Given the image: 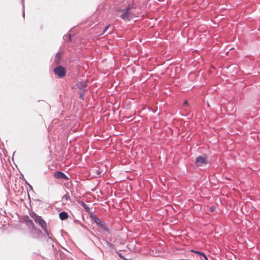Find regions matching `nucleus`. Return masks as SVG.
Returning a JSON list of instances; mask_svg holds the SVG:
<instances>
[{
	"mask_svg": "<svg viewBox=\"0 0 260 260\" xmlns=\"http://www.w3.org/2000/svg\"><path fill=\"white\" fill-rule=\"evenodd\" d=\"M54 177L56 179H63L64 180H68L69 179L64 173L59 171L55 172Z\"/></svg>",
	"mask_w": 260,
	"mask_h": 260,
	"instance_id": "6",
	"label": "nucleus"
},
{
	"mask_svg": "<svg viewBox=\"0 0 260 260\" xmlns=\"http://www.w3.org/2000/svg\"><path fill=\"white\" fill-rule=\"evenodd\" d=\"M62 53L60 52H57L56 53L55 58H54V61L57 64H59L60 60L61 59V56H62Z\"/></svg>",
	"mask_w": 260,
	"mask_h": 260,
	"instance_id": "9",
	"label": "nucleus"
},
{
	"mask_svg": "<svg viewBox=\"0 0 260 260\" xmlns=\"http://www.w3.org/2000/svg\"><path fill=\"white\" fill-rule=\"evenodd\" d=\"M25 221L26 223L28 224V225H29L31 228H35V224L33 222V221L30 219L28 216L25 218Z\"/></svg>",
	"mask_w": 260,
	"mask_h": 260,
	"instance_id": "11",
	"label": "nucleus"
},
{
	"mask_svg": "<svg viewBox=\"0 0 260 260\" xmlns=\"http://www.w3.org/2000/svg\"><path fill=\"white\" fill-rule=\"evenodd\" d=\"M210 211L213 212L215 210V207L214 206H212L210 207Z\"/></svg>",
	"mask_w": 260,
	"mask_h": 260,
	"instance_id": "21",
	"label": "nucleus"
},
{
	"mask_svg": "<svg viewBox=\"0 0 260 260\" xmlns=\"http://www.w3.org/2000/svg\"><path fill=\"white\" fill-rule=\"evenodd\" d=\"M102 174V172H101V171H97V175H99V176H101Z\"/></svg>",
	"mask_w": 260,
	"mask_h": 260,
	"instance_id": "23",
	"label": "nucleus"
},
{
	"mask_svg": "<svg viewBox=\"0 0 260 260\" xmlns=\"http://www.w3.org/2000/svg\"><path fill=\"white\" fill-rule=\"evenodd\" d=\"M22 5V15L23 18H24L25 13H24V0H21Z\"/></svg>",
	"mask_w": 260,
	"mask_h": 260,
	"instance_id": "18",
	"label": "nucleus"
},
{
	"mask_svg": "<svg viewBox=\"0 0 260 260\" xmlns=\"http://www.w3.org/2000/svg\"><path fill=\"white\" fill-rule=\"evenodd\" d=\"M133 5H129L124 10L120 15V17L124 20H128L134 16V13L133 11Z\"/></svg>",
	"mask_w": 260,
	"mask_h": 260,
	"instance_id": "2",
	"label": "nucleus"
},
{
	"mask_svg": "<svg viewBox=\"0 0 260 260\" xmlns=\"http://www.w3.org/2000/svg\"><path fill=\"white\" fill-rule=\"evenodd\" d=\"M206 159H207L206 155L198 156L196 159V164H206L207 163V161L206 160Z\"/></svg>",
	"mask_w": 260,
	"mask_h": 260,
	"instance_id": "7",
	"label": "nucleus"
},
{
	"mask_svg": "<svg viewBox=\"0 0 260 260\" xmlns=\"http://www.w3.org/2000/svg\"><path fill=\"white\" fill-rule=\"evenodd\" d=\"M80 205L84 209L85 211L86 212L89 213L90 208L84 202L81 201L80 203Z\"/></svg>",
	"mask_w": 260,
	"mask_h": 260,
	"instance_id": "13",
	"label": "nucleus"
},
{
	"mask_svg": "<svg viewBox=\"0 0 260 260\" xmlns=\"http://www.w3.org/2000/svg\"><path fill=\"white\" fill-rule=\"evenodd\" d=\"M104 243V244L107 245L109 248L112 249L113 248V244L110 242H109L107 240H105Z\"/></svg>",
	"mask_w": 260,
	"mask_h": 260,
	"instance_id": "14",
	"label": "nucleus"
},
{
	"mask_svg": "<svg viewBox=\"0 0 260 260\" xmlns=\"http://www.w3.org/2000/svg\"><path fill=\"white\" fill-rule=\"evenodd\" d=\"M62 200L64 201H68V200H71V198L70 195L69 194V193H67L66 194H64L62 198Z\"/></svg>",
	"mask_w": 260,
	"mask_h": 260,
	"instance_id": "15",
	"label": "nucleus"
},
{
	"mask_svg": "<svg viewBox=\"0 0 260 260\" xmlns=\"http://www.w3.org/2000/svg\"><path fill=\"white\" fill-rule=\"evenodd\" d=\"M90 217L92 221L96 223V224L101 228L103 230L106 231L107 233H109V229L106 225L105 223L100 218L93 213L90 215Z\"/></svg>",
	"mask_w": 260,
	"mask_h": 260,
	"instance_id": "3",
	"label": "nucleus"
},
{
	"mask_svg": "<svg viewBox=\"0 0 260 260\" xmlns=\"http://www.w3.org/2000/svg\"><path fill=\"white\" fill-rule=\"evenodd\" d=\"M53 72L59 78L64 77L67 74L66 69L60 65H58L53 69Z\"/></svg>",
	"mask_w": 260,
	"mask_h": 260,
	"instance_id": "4",
	"label": "nucleus"
},
{
	"mask_svg": "<svg viewBox=\"0 0 260 260\" xmlns=\"http://www.w3.org/2000/svg\"><path fill=\"white\" fill-rule=\"evenodd\" d=\"M72 35L69 32L66 35H64L63 37V39L66 41H69L70 42H72Z\"/></svg>",
	"mask_w": 260,
	"mask_h": 260,
	"instance_id": "12",
	"label": "nucleus"
},
{
	"mask_svg": "<svg viewBox=\"0 0 260 260\" xmlns=\"http://www.w3.org/2000/svg\"><path fill=\"white\" fill-rule=\"evenodd\" d=\"M69 217L68 213L66 211H62L59 214V217L61 220L67 219Z\"/></svg>",
	"mask_w": 260,
	"mask_h": 260,
	"instance_id": "10",
	"label": "nucleus"
},
{
	"mask_svg": "<svg viewBox=\"0 0 260 260\" xmlns=\"http://www.w3.org/2000/svg\"><path fill=\"white\" fill-rule=\"evenodd\" d=\"M88 81H82L78 82L76 86L79 89V94H80V98L82 101L84 100L85 96V92L87 91L88 88Z\"/></svg>",
	"mask_w": 260,
	"mask_h": 260,
	"instance_id": "1",
	"label": "nucleus"
},
{
	"mask_svg": "<svg viewBox=\"0 0 260 260\" xmlns=\"http://www.w3.org/2000/svg\"><path fill=\"white\" fill-rule=\"evenodd\" d=\"M205 258V260H208V258L207 256L206 255V257H204Z\"/></svg>",
	"mask_w": 260,
	"mask_h": 260,
	"instance_id": "25",
	"label": "nucleus"
},
{
	"mask_svg": "<svg viewBox=\"0 0 260 260\" xmlns=\"http://www.w3.org/2000/svg\"><path fill=\"white\" fill-rule=\"evenodd\" d=\"M32 231L34 232V233L32 234L33 237L37 238V237H39L40 235V234H42L41 230L37 228L35 225V228H32Z\"/></svg>",
	"mask_w": 260,
	"mask_h": 260,
	"instance_id": "8",
	"label": "nucleus"
},
{
	"mask_svg": "<svg viewBox=\"0 0 260 260\" xmlns=\"http://www.w3.org/2000/svg\"><path fill=\"white\" fill-rule=\"evenodd\" d=\"M187 101H185L184 102V105H187Z\"/></svg>",
	"mask_w": 260,
	"mask_h": 260,
	"instance_id": "24",
	"label": "nucleus"
},
{
	"mask_svg": "<svg viewBox=\"0 0 260 260\" xmlns=\"http://www.w3.org/2000/svg\"><path fill=\"white\" fill-rule=\"evenodd\" d=\"M26 183L28 185L29 189L34 191L32 186L30 184H29L27 182H26Z\"/></svg>",
	"mask_w": 260,
	"mask_h": 260,
	"instance_id": "20",
	"label": "nucleus"
},
{
	"mask_svg": "<svg viewBox=\"0 0 260 260\" xmlns=\"http://www.w3.org/2000/svg\"><path fill=\"white\" fill-rule=\"evenodd\" d=\"M29 215L30 217L34 219V220H35V219L37 218V217L39 216V215L36 214L34 212L30 213Z\"/></svg>",
	"mask_w": 260,
	"mask_h": 260,
	"instance_id": "16",
	"label": "nucleus"
},
{
	"mask_svg": "<svg viewBox=\"0 0 260 260\" xmlns=\"http://www.w3.org/2000/svg\"><path fill=\"white\" fill-rule=\"evenodd\" d=\"M193 251L194 252H196V253L203 256V257H206V254L201 251Z\"/></svg>",
	"mask_w": 260,
	"mask_h": 260,
	"instance_id": "19",
	"label": "nucleus"
},
{
	"mask_svg": "<svg viewBox=\"0 0 260 260\" xmlns=\"http://www.w3.org/2000/svg\"><path fill=\"white\" fill-rule=\"evenodd\" d=\"M35 221L36 223L38 224L42 229H44L47 228V225L46 221L41 216H39L37 218L35 219Z\"/></svg>",
	"mask_w": 260,
	"mask_h": 260,
	"instance_id": "5",
	"label": "nucleus"
},
{
	"mask_svg": "<svg viewBox=\"0 0 260 260\" xmlns=\"http://www.w3.org/2000/svg\"><path fill=\"white\" fill-rule=\"evenodd\" d=\"M44 230V231L45 232L46 235L47 236H48V238L50 239H51V237H50V233L49 232V231H48L47 230V227L44 229H43Z\"/></svg>",
	"mask_w": 260,
	"mask_h": 260,
	"instance_id": "17",
	"label": "nucleus"
},
{
	"mask_svg": "<svg viewBox=\"0 0 260 260\" xmlns=\"http://www.w3.org/2000/svg\"><path fill=\"white\" fill-rule=\"evenodd\" d=\"M109 25H107L104 28V32L108 29V28H109Z\"/></svg>",
	"mask_w": 260,
	"mask_h": 260,
	"instance_id": "22",
	"label": "nucleus"
},
{
	"mask_svg": "<svg viewBox=\"0 0 260 260\" xmlns=\"http://www.w3.org/2000/svg\"><path fill=\"white\" fill-rule=\"evenodd\" d=\"M112 110L114 111V108H112Z\"/></svg>",
	"mask_w": 260,
	"mask_h": 260,
	"instance_id": "26",
	"label": "nucleus"
}]
</instances>
